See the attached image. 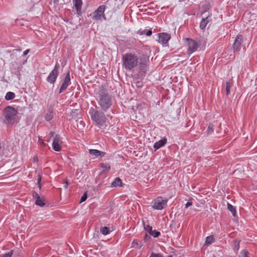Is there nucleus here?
<instances>
[{
  "mask_svg": "<svg viewBox=\"0 0 257 257\" xmlns=\"http://www.w3.org/2000/svg\"><path fill=\"white\" fill-rule=\"evenodd\" d=\"M97 101L100 106L101 109L106 111L107 110L112 104L113 100L111 95H110L106 90H100L97 96Z\"/></svg>",
  "mask_w": 257,
  "mask_h": 257,
  "instance_id": "f257e3e1",
  "label": "nucleus"
},
{
  "mask_svg": "<svg viewBox=\"0 0 257 257\" xmlns=\"http://www.w3.org/2000/svg\"><path fill=\"white\" fill-rule=\"evenodd\" d=\"M122 66L126 70L131 71L136 67L139 64V58L137 55L131 53L122 55Z\"/></svg>",
  "mask_w": 257,
  "mask_h": 257,
  "instance_id": "f03ea898",
  "label": "nucleus"
},
{
  "mask_svg": "<svg viewBox=\"0 0 257 257\" xmlns=\"http://www.w3.org/2000/svg\"><path fill=\"white\" fill-rule=\"evenodd\" d=\"M90 114L92 120L94 121L99 127L103 125L106 122V118L103 112L96 110L91 107L90 109Z\"/></svg>",
  "mask_w": 257,
  "mask_h": 257,
  "instance_id": "7ed1b4c3",
  "label": "nucleus"
},
{
  "mask_svg": "<svg viewBox=\"0 0 257 257\" xmlns=\"http://www.w3.org/2000/svg\"><path fill=\"white\" fill-rule=\"evenodd\" d=\"M17 113V110L13 107L11 106H7L3 111V114L5 117L4 122L7 123H14Z\"/></svg>",
  "mask_w": 257,
  "mask_h": 257,
  "instance_id": "20e7f679",
  "label": "nucleus"
},
{
  "mask_svg": "<svg viewBox=\"0 0 257 257\" xmlns=\"http://www.w3.org/2000/svg\"><path fill=\"white\" fill-rule=\"evenodd\" d=\"M50 135L51 137L53 138L52 143L53 149L55 151H60L61 150V144L62 143L60 137L58 135H55V133L53 132H51Z\"/></svg>",
  "mask_w": 257,
  "mask_h": 257,
  "instance_id": "39448f33",
  "label": "nucleus"
},
{
  "mask_svg": "<svg viewBox=\"0 0 257 257\" xmlns=\"http://www.w3.org/2000/svg\"><path fill=\"white\" fill-rule=\"evenodd\" d=\"M105 10V6L101 5L99 6L96 10L93 13L92 19L94 20H100L102 18L105 20L106 18L104 15V11Z\"/></svg>",
  "mask_w": 257,
  "mask_h": 257,
  "instance_id": "423d86ee",
  "label": "nucleus"
},
{
  "mask_svg": "<svg viewBox=\"0 0 257 257\" xmlns=\"http://www.w3.org/2000/svg\"><path fill=\"white\" fill-rule=\"evenodd\" d=\"M167 199H164L161 197H158L154 200L153 208L157 210H162L167 206Z\"/></svg>",
  "mask_w": 257,
  "mask_h": 257,
  "instance_id": "0eeeda50",
  "label": "nucleus"
},
{
  "mask_svg": "<svg viewBox=\"0 0 257 257\" xmlns=\"http://www.w3.org/2000/svg\"><path fill=\"white\" fill-rule=\"evenodd\" d=\"M59 64L56 63L53 70L50 73L47 78V81L50 83L54 84L58 76Z\"/></svg>",
  "mask_w": 257,
  "mask_h": 257,
  "instance_id": "6e6552de",
  "label": "nucleus"
},
{
  "mask_svg": "<svg viewBox=\"0 0 257 257\" xmlns=\"http://www.w3.org/2000/svg\"><path fill=\"white\" fill-rule=\"evenodd\" d=\"M185 41L187 42L188 47V51L189 55H190L192 53L196 51L199 46V43L194 40L187 38L185 39Z\"/></svg>",
  "mask_w": 257,
  "mask_h": 257,
  "instance_id": "1a4fd4ad",
  "label": "nucleus"
},
{
  "mask_svg": "<svg viewBox=\"0 0 257 257\" xmlns=\"http://www.w3.org/2000/svg\"><path fill=\"white\" fill-rule=\"evenodd\" d=\"M70 72L69 71L68 72L64 80V82L62 83L59 90V93H62L64 90L66 89L67 87L70 85Z\"/></svg>",
  "mask_w": 257,
  "mask_h": 257,
  "instance_id": "9d476101",
  "label": "nucleus"
},
{
  "mask_svg": "<svg viewBox=\"0 0 257 257\" xmlns=\"http://www.w3.org/2000/svg\"><path fill=\"white\" fill-rule=\"evenodd\" d=\"M242 41V36L241 35H238L236 36L232 45L234 51H238L240 50Z\"/></svg>",
  "mask_w": 257,
  "mask_h": 257,
  "instance_id": "9b49d317",
  "label": "nucleus"
},
{
  "mask_svg": "<svg viewBox=\"0 0 257 257\" xmlns=\"http://www.w3.org/2000/svg\"><path fill=\"white\" fill-rule=\"evenodd\" d=\"M170 39V36L165 33L159 34L158 42L162 45L166 44Z\"/></svg>",
  "mask_w": 257,
  "mask_h": 257,
  "instance_id": "f8f14e48",
  "label": "nucleus"
},
{
  "mask_svg": "<svg viewBox=\"0 0 257 257\" xmlns=\"http://www.w3.org/2000/svg\"><path fill=\"white\" fill-rule=\"evenodd\" d=\"M211 18L208 16L205 18H203L200 23V28L201 29L203 30L206 27L207 24L211 21Z\"/></svg>",
  "mask_w": 257,
  "mask_h": 257,
  "instance_id": "ddd939ff",
  "label": "nucleus"
},
{
  "mask_svg": "<svg viewBox=\"0 0 257 257\" xmlns=\"http://www.w3.org/2000/svg\"><path fill=\"white\" fill-rule=\"evenodd\" d=\"M90 154L91 155L94 156L95 157H98L100 156L101 157H102L104 156L105 154V152L100 151L97 150L95 149H90L89 151Z\"/></svg>",
  "mask_w": 257,
  "mask_h": 257,
  "instance_id": "4468645a",
  "label": "nucleus"
},
{
  "mask_svg": "<svg viewBox=\"0 0 257 257\" xmlns=\"http://www.w3.org/2000/svg\"><path fill=\"white\" fill-rule=\"evenodd\" d=\"M167 143V139L164 138L157 142H156L154 145V147L156 150L159 149L161 147L164 146Z\"/></svg>",
  "mask_w": 257,
  "mask_h": 257,
  "instance_id": "2eb2a0df",
  "label": "nucleus"
},
{
  "mask_svg": "<svg viewBox=\"0 0 257 257\" xmlns=\"http://www.w3.org/2000/svg\"><path fill=\"white\" fill-rule=\"evenodd\" d=\"M147 66L148 62L147 60L141 62L139 64L140 70L143 73H145L147 70Z\"/></svg>",
  "mask_w": 257,
  "mask_h": 257,
  "instance_id": "dca6fc26",
  "label": "nucleus"
},
{
  "mask_svg": "<svg viewBox=\"0 0 257 257\" xmlns=\"http://www.w3.org/2000/svg\"><path fill=\"white\" fill-rule=\"evenodd\" d=\"M122 185L121 180L117 177L116 178L114 181L111 183V186L112 187H121Z\"/></svg>",
  "mask_w": 257,
  "mask_h": 257,
  "instance_id": "f3484780",
  "label": "nucleus"
},
{
  "mask_svg": "<svg viewBox=\"0 0 257 257\" xmlns=\"http://www.w3.org/2000/svg\"><path fill=\"white\" fill-rule=\"evenodd\" d=\"M73 2L77 12L80 11L82 5V0H73Z\"/></svg>",
  "mask_w": 257,
  "mask_h": 257,
  "instance_id": "a211bd4d",
  "label": "nucleus"
},
{
  "mask_svg": "<svg viewBox=\"0 0 257 257\" xmlns=\"http://www.w3.org/2000/svg\"><path fill=\"white\" fill-rule=\"evenodd\" d=\"M45 200L43 197H40L35 201V204L41 207H43L45 205Z\"/></svg>",
  "mask_w": 257,
  "mask_h": 257,
  "instance_id": "6ab92c4d",
  "label": "nucleus"
},
{
  "mask_svg": "<svg viewBox=\"0 0 257 257\" xmlns=\"http://www.w3.org/2000/svg\"><path fill=\"white\" fill-rule=\"evenodd\" d=\"M100 166L103 171H108L110 169L109 164L106 163H102Z\"/></svg>",
  "mask_w": 257,
  "mask_h": 257,
  "instance_id": "aec40b11",
  "label": "nucleus"
},
{
  "mask_svg": "<svg viewBox=\"0 0 257 257\" xmlns=\"http://www.w3.org/2000/svg\"><path fill=\"white\" fill-rule=\"evenodd\" d=\"M16 96L14 92H8L6 93V95L5 96V99L7 100H10L14 99Z\"/></svg>",
  "mask_w": 257,
  "mask_h": 257,
  "instance_id": "412c9836",
  "label": "nucleus"
},
{
  "mask_svg": "<svg viewBox=\"0 0 257 257\" xmlns=\"http://www.w3.org/2000/svg\"><path fill=\"white\" fill-rule=\"evenodd\" d=\"M232 85V80H229L226 83V95H228L230 93V89Z\"/></svg>",
  "mask_w": 257,
  "mask_h": 257,
  "instance_id": "4be33fe9",
  "label": "nucleus"
},
{
  "mask_svg": "<svg viewBox=\"0 0 257 257\" xmlns=\"http://www.w3.org/2000/svg\"><path fill=\"white\" fill-rule=\"evenodd\" d=\"M214 241V237L212 235L208 236L206 238L205 244L207 245L211 244Z\"/></svg>",
  "mask_w": 257,
  "mask_h": 257,
  "instance_id": "5701e85b",
  "label": "nucleus"
},
{
  "mask_svg": "<svg viewBox=\"0 0 257 257\" xmlns=\"http://www.w3.org/2000/svg\"><path fill=\"white\" fill-rule=\"evenodd\" d=\"M227 208L231 213L233 216L236 215V209L231 204L227 203Z\"/></svg>",
  "mask_w": 257,
  "mask_h": 257,
  "instance_id": "b1692460",
  "label": "nucleus"
},
{
  "mask_svg": "<svg viewBox=\"0 0 257 257\" xmlns=\"http://www.w3.org/2000/svg\"><path fill=\"white\" fill-rule=\"evenodd\" d=\"M109 231H110V229L107 227L104 226V227H102L100 228V232L104 235H106L109 234Z\"/></svg>",
  "mask_w": 257,
  "mask_h": 257,
  "instance_id": "393cba45",
  "label": "nucleus"
},
{
  "mask_svg": "<svg viewBox=\"0 0 257 257\" xmlns=\"http://www.w3.org/2000/svg\"><path fill=\"white\" fill-rule=\"evenodd\" d=\"M53 117V112L52 111H49L45 115V119L47 121L51 120Z\"/></svg>",
  "mask_w": 257,
  "mask_h": 257,
  "instance_id": "a878e982",
  "label": "nucleus"
},
{
  "mask_svg": "<svg viewBox=\"0 0 257 257\" xmlns=\"http://www.w3.org/2000/svg\"><path fill=\"white\" fill-rule=\"evenodd\" d=\"M214 125L212 124H210L208 127L207 131V134L208 135H210L212 134L214 130Z\"/></svg>",
  "mask_w": 257,
  "mask_h": 257,
  "instance_id": "bb28decb",
  "label": "nucleus"
},
{
  "mask_svg": "<svg viewBox=\"0 0 257 257\" xmlns=\"http://www.w3.org/2000/svg\"><path fill=\"white\" fill-rule=\"evenodd\" d=\"M150 234L154 237H157L160 235V232L155 230H153V229H152V231L150 232Z\"/></svg>",
  "mask_w": 257,
  "mask_h": 257,
  "instance_id": "cd10ccee",
  "label": "nucleus"
},
{
  "mask_svg": "<svg viewBox=\"0 0 257 257\" xmlns=\"http://www.w3.org/2000/svg\"><path fill=\"white\" fill-rule=\"evenodd\" d=\"M144 229L148 231V232L150 234V232L152 231V227L150 226L149 225L144 224Z\"/></svg>",
  "mask_w": 257,
  "mask_h": 257,
  "instance_id": "c85d7f7f",
  "label": "nucleus"
},
{
  "mask_svg": "<svg viewBox=\"0 0 257 257\" xmlns=\"http://www.w3.org/2000/svg\"><path fill=\"white\" fill-rule=\"evenodd\" d=\"M142 34H145L146 35H147V36H150L152 35V32L151 30H144L142 33Z\"/></svg>",
  "mask_w": 257,
  "mask_h": 257,
  "instance_id": "c756f323",
  "label": "nucleus"
},
{
  "mask_svg": "<svg viewBox=\"0 0 257 257\" xmlns=\"http://www.w3.org/2000/svg\"><path fill=\"white\" fill-rule=\"evenodd\" d=\"M87 198V192H85L81 198L80 203L85 201L86 200Z\"/></svg>",
  "mask_w": 257,
  "mask_h": 257,
  "instance_id": "7c9ffc66",
  "label": "nucleus"
},
{
  "mask_svg": "<svg viewBox=\"0 0 257 257\" xmlns=\"http://www.w3.org/2000/svg\"><path fill=\"white\" fill-rule=\"evenodd\" d=\"M33 197L34 198L36 199V200L40 197V196L39 195V194L35 192H34L33 193Z\"/></svg>",
  "mask_w": 257,
  "mask_h": 257,
  "instance_id": "2f4dec72",
  "label": "nucleus"
},
{
  "mask_svg": "<svg viewBox=\"0 0 257 257\" xmlns=\"http://www.w3.org/2000/svg\"><path fill=\"white\" fill-rule=\"evenodd\" d=\"M13 254V251H11L8 253H5L3 257H11Z\"/></svg>",
  "mask_w": 257,
  "mask_h": 257,
  "instance_id": "473e14b6",
  "label": "nucleus"
},
{
  "mask_svg": "<svg viewBox=\"0 0 257 257\" xmlns=\"http://www.w3.org/2000/svg\"><path fill=\"white\" fill-rule=\"evenodd\" d=\"M241 254L243 255V257H248V252L245 250L242 251Z\"/></svg>",
  "mask_w": 257,
  "mask_h": 257,
  "instance_id": "72a5a7b5",
  "label": "nucleus"
},
{
  "mask_svg": "<svg viewBox=\"0 0 257 257\" xmlns=\"http://www.w3.org/2000/svg\"><path fill=\"white\" fill-rule=\"evenodd\" d=\"M39 142L41 146H46V144L44 143L42 139H39Z\"/></svg>",
  "mask_w": 257,
  "mask_h": 257,
  "instance_id": "f704fd0d",
  "label": "nucleus"
},
{
  "mask_svg": "<svg viewBox=\"0 0 257 257\" xmlns=\"http://www.w3.org/2000/svg\"><path fill=\"white\" fill-rule=\"evenodd\" d=\"M192 205V203L191 202L188 201L185 205V207L188 208V207L191 206Z\"/></svg>",
  "mask_w": 257,
  "mask_h": 257,
  "instance_id": "c9c22d12",
  "label": "nucleus"
},
{
  "mask_svg": "<svg viewBox=\"0 0 257 257\" xmlns=\"http://www.w3.org/2000/svg\"><path fill=\"white\" fill-rule=\"evenodd\" d=\"M68 182L67 180H66L64 183V187L65 189H67L68 188Z\"/></svg>",
  "mask_w": 257,
  "mask_h": 257,
  "instance_id": "e433bc0d",
  "label": "nucleus"
},
{
  "mask_svg": "<svg viewBox=\"0 0 257 257\" xmlns=\"http://www.w3.org/2000/svg\"><path fill=\"white\" fill-rule=\"evenodd\" d=\"M29 49H27V50H25L23 52V55L24 56H26V55H27V54L29 53Z\"/></svg>",
  "mask_w": 257,
  "mask_h": 257,
  "instance_id": "4c0bfd02",
  "label": "nucleus"
},
{
  "mask_svg": "<svg viewBox=\"0 0 257 257\" xmlns=\"http://www.w3.org/2000/svg\"><path fill=\"white\" fill-rule=\"evenodd\" d=\"M235 247L237 249H238L239 248V242H237V244L235 245Z\"/></svg>",
  "mask_w": 257,
  "mask_h": 257,
  "instance_id": "58836bf2",
  "label": "nucleus"
},
{
  "mask_svg": "<svg viewBox=\"0 0 257 257\" xmlns=\"http://www.w3.org/2000/svg\"><path fill=\"white\" fill-rule=\"evenodd\" d=\"M132 244L134 246L135 245H138V242L136 240H134L132 242Z\"/></svg>",
  "mask_w": 257,
  "mask_h": 257,
  "instance_id": "ea45409f",
  "label": "nucleus"
},
{
  "mask_svg": "<svg viewBox=\"0 0 257 257\" xmlns=\"http://www.w3.org/2000/svg\"><path fill=\"white\" fill-rule=\"evenodd\" d=\"M148 238H149V236L147 234H146V236H145V239L146 240H147L148 239Z\"/></svg>",
  "mask_w": 257,
  "mask_h": 257,
  "instance_id": "a19ab883",
  "label": "nucleus"
},
{
  "mask_svg": "<svg viewBox=\"0 0 257 257\" xmlns=\"http://www.w3.org/2000/svg\"><path fill=\"white\" fill-rule=\"evenodd\" d=\"M34 160L35 161H37V160H38V158H37V157H36V158H34Z\"/></svg>",
  "mask_w": 257,
  "mask_h": 257,
  "instance_id": "79ce46f5",
  "label": "nucleus"
},
{
  "mask_svg": "<svg viewBox=\"0 0 257 257\" xmlns=\"http://www.w3.org/2000/svg\"><path fill=\"white\" fill-rule=\"evenodd\" d=\"M184 1V0H179V1L180 2H183V1Z\"/></svg>",
  "mask_w": 257,
  "mask_h": 257,
  "instance_id": "37998d69",
  "label": "nucleus"
},
{
  "mask_svg": "<svg viewBox=\"0 0 257 257\" xmlns=\"http://www.w3.org/2000/svg\"><path fill=\"white\" fill-rule=\"evenodd\" d=\"M168 257H172V256L171 255H169Z\"/></svg>",
  "mask_w": 257,
  "mask_h": 257,
  "instance_id": "c03bdc74",
  "label": "nucleus"
}]
</instances>
